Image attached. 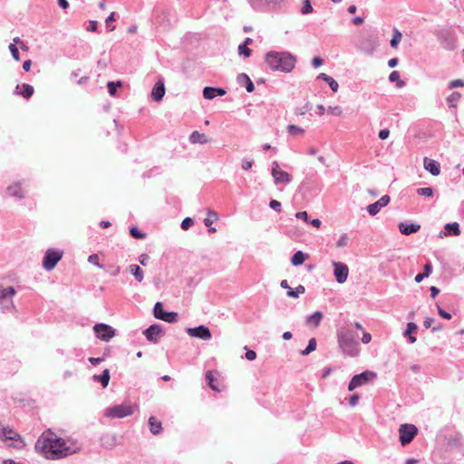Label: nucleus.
I'll list each match as a JSON object with an SVG mask.
<instances>
[{
  "instance_id": "c85d7f7f",
  "label": "nucleus",
  "mask_w": 464,
  "mask_h": 464,
  "mask_svg": "<svg viewBox=\"0 0 464 464\" xmlns=\"http://www.w3.org/2000/svg\"><path fill=\"white\" fill-rule=\"evenodd\" d=\"M149 427L150 430L153 435H158L161 432L162 425L160 420H158L155 417L151 416L149 419Z\"/></svg>"
},
{
  "instance_id": "8fccbe9b",
  "label": "nucleus",
  "mask_w": 464,
  "mask_h": 464,
  "mask_svg": "<svg viewBox=\"0 0 464 464\" xmlns=\"http://www.w3.org/2000/svg\"><path fill=\"white\" fill-rule=\"evenodd\" d=\"M418 329V326L415 323L410 322L407 324V328L403 334L404 336H408L410 334H412L416 330Z\"/></svg>"
},
{
  "instance_id": "393cba45",
  "label": "nucleus",
  "mask_w": 464,
  "mask_h": 464,
  "mask_svg": "<svg viewBox=\"0 0 464 464\" xmlns=\"http://www.w3.org/2000/svg\"><path fill=\"white\" fill-rule=\"evenodd\" d=\"M453 34L450 31L440 32L437 34V37L440 41H448L449 42L444 45V47L448 50H453L455 48V44L451 41Z\"/></svg>"
},
{
  "instance_id": "1a4fd4ad",
  "label": "nucleus",
  "mask_w": 464,
  "mask_h": 464,
  "mask_svg": "<svg viewBox=\"0 0 464 464\" xmlns=\"http://www.w3.org/2000/svg\"><path fill=\"white\" fill-rule=\"evenodd\" d=\"M271 175L274 179L275 185H280V184L287 185L293 179L292 176L288 172L282 170L280 169L277 161H274L272 163Z\"/></svg>"
},
{
  "instance_id": "5fc2aeb1",
  "label": "nucleus",
  "mask_w": 464,
  "mask_h": 464,
  "mask_svg": "<svg viewBox=\"0 0 464 464\" xmlns=\"http://www.w3.org/2000/svg\"><path fill=\"white\" fill-rule=\"evenodd\" d=\"M390 200H391L390 197L388 195H384L381 198H379L376 201V203L379 205V207L381 208H382L386 207L389 204Z\"/></svg>"
},
{
  "instance_id": "e433bc0d",
  "label": "nucleus",
  "mask_w": 464,
  "mask_h": 464,
  "mask_svg": "<svg viewBox=\"0 0 464 464\" xmlns=\"http://www.w3.org/2000/svg\"><path fill=\"white\" fill-rule=\"evenodd\" d=\"M316 349V340L314 338H311L308 342L306 348L301 351L302 355H308L310 353L314 352Z\"/></svg>"
},
{
  "instance_id": "3c124183",
  "label": "nucleus",
  "mask_w": 464,
  "mask_h": 464,
  "mask_svg": "<svg viewBox=\"0 0 464 464\" xmlns=\"http://www.w3.org/2000/svg\"><path fill=\"white\" fill-rule=\"evenodd\" d=\"M9 50H10V53H11L13 58L15 61H19L20 60V55H19V51H18L17 46L14 44H9Z\"/></svg>"
},
{
  "instance_id": "ddd939ff",
  "label": "nucleus",
  "mask_w": 464,
  "mask_h": 464,
  "mask_svg": "<svg viewBox=\"0 0 464 464\" xmlns=\"http://www.w3.org/2000/svg\"><path fill=\"white\" fill-rule=\"evenodd\" d=\"M333 266L335 280L339 284H343L347 280L349 275L348 266L342 262L334 261Z\"/></svg>"
},
{
  "instance_id": "0eeeda50",
  "label": "nucleus",
  "mask_w": 464,
  "mask_h": 464,
  "mask_svg": "<svg viewBox=\"0 0 464 464\" xmlns=\"http://www.w3.org/2000/svg\"><path fill=\"white\" fill-rule=\"evenodd\" d=\"M14 294L15 290L13 286L0 288V307L4 313L14 308L12 299Z\"/></svg>"
},
{
  "instance_id": "cd10ccee",
  "label": "nucleus",
  "mask_w": 464,
  "mask_h": 464,
  "mask_svg": "<svg viewBox=\"0 0 464 464\" xmlns=\"http://www.w3.org/2000/svg\"><path fill=\"white\" fill-rule=\"evenodd\" d=\"M444 228L443 235L445 236H459L460 234L459 225L457 222L448 223Z\"/></svg>"
},
{
  "instance_id": "f3484780",
  "label": "nucleus",
  "mask_w": 464,
  "mask_h": 464,
  "mask_svg": "<svg viewBox=\"0 0 464 464\" xmlns=\"http://www.w3.org/2000/svg\"><path fill=\"white\" fill-rule=\"evenodd\" d=\"M6 194L9 197L22 199L24 198V191L22 188V182H14L6 188Z\"/></svg>"
},
{
  "instance_id": "a211bd4d",
  "label": "nucleus",
  "mask_w": 464,
  "mask_h": 464,
  "mask_svg": "<svg viewBox=\"0 0 464 464\" xmlns=\"http://www.w3.org/2000/svg\"><path fill=\"white\" fill-rule=\"evenodd\" d=\"M226 93V90L219 87L207 86L203 89V97L207 100H212L217 96H223Z\"/></svg>"
},
{
  "instance_id": "79ce46f5",
  "label": "nucleus",
  "mask_w": 464,
  "mask_h": 464,
  "mask_svg": "<svg viewBox=\"0 0 464 464\" xmlns=\"http://www.w3.org/2000/svg\"><path fill=\"white\" fill-rule=\"evenodd\" d=\"M417 194L420 196L430 198L433 196V189L430 187L420 188L417 189Z\"/></svg>"
},
{
  "instance_id": "052dcab7",
  "label": "nucleus",
  "mask_w": 464,
  "mask_h": 464,
  "mask_svg": "<svg viewBox=\"0 0 464 464\" xmlns=\"http://www.w3.org/2000/svg\"><path fill=\"white\" fill-rule=\"evenodd\" d=\"M464 86V81L462 80H454V81H451L449 84V88L450 89H453V88H457V87H462Z\"/></svg>"
},
{
  "instance_id": "423d86ee",
  "label": "nucleus",
  "mask_w": 464,
  "mask_h": 464,
  "mask_svg": "<svg viewBox=\"0 0 464 464\" xmlns=\"http://www.w3.org/2000/svg\"><path fill=\"white\" fill-rule=\"evenodd\" d=\"M63 252L56 248H48L43 258V267L46 271L53 270L62 259Z\"/></svg>"
},
{
  "instance_id": "f03ea898",
  "label": "nucleus",
  "mask_w": 464,
  "mask_h": 464,
  "mask_svg": "<svg viewBox=\"0 0 464 464\" xmlns=\"http://www.w3.org/2000/svg\"><path fill=\"white\" fill-rule=\"evenodd\" d=\"M265 62L272 71L290 72L295 66L296 58L288 52L270 51L266 53Z\"/></svg>"
},
{
  "instance_id": "bf43d9fd",
  "label": "nucleus",
  "mask_w": 464,
  "mask_h": 464,
  "mask_svg": "<svg viewBox=\"0 0 464 464\" xmlns=\"http://www.w3.org/2000/svg\"><path fill=\"white\" fill-rule=\"evenodd\" d=\"M115 20V13L112 12L111 14L106 18V24L110 28V31H113L115 29V25H111V22Z\"/></svg>"
},
{
  "instance_id": "f257e3e1",
  "label": "nucleus",
  "mask_w": 464,
  "mask_h": 464,
  "mask_svg": "<svg viewBox=\"0 0 464 464\" xmlns=\"http://www.w3.org/2000/svg\"><path fill=\"white\" fill-rule=\"evenodd\" d=\"M80 449L77 442L62 439L51 431L44 432L35 443V450L49 459L68 457L78 452Z\"/></svg>"
},
{
  "instance_id": "20e7f679",
  "label": "nucleus",
  "mask_w": 464,
  "mask_h": 464,
  "mask_svg": "<svg viewBox=\"0 0 464 464\" xmlns=\"http://www.w3.org/2000/svg\"><path fill=\"white\" fill-rule=\"evenodd\" d=\"M136 405L130 402H124L107 408L104 411V416L111 419H121L130 416L134 413Z\"/></svg>"
},
{
  "instance_id": "bb28decb",
  "label": "nucleus",
  "mask_w": 464,
  "mask_h": 464,
  "mask_svg": "<svg viewBox=\"0 0 464 464\" xmlns=\"http://www.w3.org/2000/svg\"><path fill=\"white\" fill-rule=\"evenodd\" d=\"M110 371L105 369L102 374L92 376L94 382H100L103 388H106L110 382Z\"/></svg>"
},
{
  "instance_id": "9d476101",
  "label": "nucleus",
  "mask_w": 464,
  "mask_h": 464,
  "mask_svg": "<svg viewBox=\"0 0 464 464\" xmlns=\"http://www.w3.org/2000/svg\"><path fill=\"white\" fill-rule=\"evenodd\" d=\"M418 429L413 424H401L399 429L400 441L402 446L409 444L417 435Z\"/></svg>"
},
{
  "instance_id": "4c0bfd02",
  "label": "nucleus",
  "mask_w": 464,
  "mask_h": 464,
  "mask_svg": "<svg viewBox=\"0 0 464 464\" xmlns=\"http://www.w3.org/2000/svg\"><path fill=\"white\" fill-rule=\"evenodd\" d=\"M389 80L392 82H397L398 87H403L405 85V82L400 80V73L397 71H393L390 73Z\"/></svg>"
},
{
  "instance_id": "5701e85b",
  "label": "nucleus",
  "mask_w": 464,
  "mask_h": 464,
  "mask_svg": "<svg viewBox=\"0 0 464 464\" xmlns=\"http://www.w3.org/2000/svg\"><path fill=\"white\" fill-rule=\"evenodd\" d=\"M188 140L191 144H207L210 140L204 134L198 130H194L188 137Z\"/></svg>"
},
{
  "instance_id": "c756f323",
  "label": "nucleus",
  "mask_w": 464,
  "mask_h": 464,
  "mask_svg": "<svg viewBox=\"0 0 464 464\" xmlns=\"http://www.w3.org/2000/svg\"><path fill=\"white\" fill-rule=\"evenodd\" d=\"M322 319H323L322 312L316 311L314 314H312L306 317V324H311L314 327H317V326H319Z\"/></svg>"
},
{
  "instance_id": "9b49d317",
  "label": "nucleus",
  "mask_w": 464,
  "mask_h": 464,
  "mask_svg": "<svg viewBox=\"0 0 464 464\" xmlns=\"http://www.w3.org/2000/svg\"><path fill=\"white\" fill-rule=\"evenodd\" d=\"M154 316L157 319L165 321L167 323H174L178 319V314L175 312H166L160 302H157L153 308Z\"/></svg>"
},
{
  "instance_id": "13d9d810",
  "label": "nucleus",
  "mask_w": 464,
  "mask_h": 464,
  "mask_svg": "<svg viewBox=\"0 0 464 464\" xmlns=\"http://www.w3.org/2000/svg\"><path fill=\"white\" fill-rule=\"evenodd\" d=\"M437 308H438V314H440V317H442L443 319H446V320H450L451 318V314L448 312H446L445 310H443L438 304H437Z\"/></svg>"
},
{
  "instance_id": "49530a36",
  "label": "nucleus",
  "mask_w": 464,
  "mask_h": 464,
  "mask_svg": "<svg viewBox=\"0 0 464 464\" xmlns=\"http://www.w3.org/2000/svg\"><path fill=\"white\" fill-rule=\"evenodd\" d=\"M313 6L309 0H304L303 7L301 9L302 14H308L313 12Z\"/></svg>"
},
{
  "instance_id": "a878e982",
  "label": "nucleus",
  "mask_w": 464,
  "mask_h": 464,
  "mask_svg": "<svg viewBox=\"0 0 464 464\" xmlns=\"http://www.w3.org/2000/svg\"><path fill=\"white\" fill-rule=\"evenodd\" d=\"M19 88H20V85H17L15 87V91L14 92L15 95H21L25 99H29L33 96L34 90L32 85H30L28 83H24L22 85V88H23L22 92H18Z\"/></svg>"
},
{
  "instance_id": "774afa93",
  "label": "nucleus",
  "mask_w": 464,
  "mask_h": 464,
  "mask_svg": "<svg viewBox=\"0 0 464 464\" xmlns=\"http://www.w3.org/2000/svg\"><path fill=\"white\" fill-rule=\"evenodd\" d=\"M389 135H390V130H389L388 129H382V130H381L379 131V134H378V136H379V138H380L381 140H385V139H387V138L389 137Z\"/></svg>"
},
{
  "instance_id": "c9c22d12",
  "label": "nucleus",
  "mask_w": 464,
  "mask_h": 464,
  "mask_svg": "<svg viewBox=\"0 0 464 464\" xmlns=\"http://www.w3.org/2000/svg\"><path fill=\"white\" fill-rule=\"evenodd\" d=\"M286 129L288 133L293 136H298L304 133V129L295 124H289Z\"/></svg>"
},
{
  "instance_id": "4d7b16f0",
  "label": "nucleus",
  "mask_w": 464,
  "mask_h": 464,
  "mask_svg": "<svg viewBox=\"0 0 464 464\" xmlns=\"http://www.w3.org/2000/svg\"><path fill=\"white\" fill-rule=\"evenodd\" d=\"M253 164H254L253 160L243 159L242 162H241V168L244 170H248L253 167Z\"/></svg>"
},
{
  "instance_id": "603ef678",
  "label": "nucleus",
  "mask_w": 464,
  "mask_h": 464,
  "mask_svg": "<svg viewBox=\"0 0 464 464\" xmlns=\"http://www.w3.org/2000/svg\"><path fill=\"white\" fill-rule=\"evenodd\" d=\"M193 224L194 220L191 218H186L182 220L180 227L183 230H188L193 226Z\"/></svg>"
},
{
  "instance_id": "0e129e2a",
  "label": "nucleus",
  "mask_w": 464,
  "mask_h": 464,
  "mask_svg": "<svg viewBox=\"0 0 464 464\" xmlns=\"http://www.w3.org/2000/svg\"><path fill=\"white\" fill-rule=\"evenodd\" d=\"M245 357L248 361H253L256 358V353L253 350H246V352L245 353Z\"/></svg>"
},
{
  "instance_id": "6ab92c4d",
  "label": "nucleus",
  "mask_w": 464,
  "mask_h": 464,
  "mask_svg": "<svg viewBox=\"0 0 464 464\" xmlns=\"http://www.w3.org/2000/svg\"><path fill=\"white\" fill-rule=\"evenodd\" d=\"M399 230L402 235L409 236L420 229V225L415 223L401 222L398 225Z\"/></svg>"
},
{
  "instance_id": "7c9ffc66",
  "label": "nucleus",
  "mask_w": 464,
  "mask_h": 464,
  "mask_svg": "<svg viewBox=\"0 0 464 464\" xmlns=\"http://www.w3.org/2000/svg\"><path fill=\"white\" fill-rule=\"evenodd\" d=\"M317 78L325 81L333 92H336L338 91L339 84L333 77L322 72Z\"/></svg>"
},
{
  "instance_id": "09e8293b",
  "label": "nucleus",
  "mask_w": 464,
  "mask_h": 464,
  "mask_svg": "<svg viewBox=\"0 0 464 464\" xmlns=\"http://www.w3.org/2000/svg\"><path fill=\"white\" fill-rule=\"evenodd\" d=\"M238 53L240 55L248 57L251 54V50L247 47V45H246V44H241L238 46Z\"/></svg>"
},
{
  "instance_id": "338daca9",
  "label": "nucleus",
  "mask_w": 464,
  "mask_h": 464,
  "mask_svg": "<svg viewBox=\"0 0 464 464\" xmlns=\"http://www.w3.org/2000/svg\"><path fill=\"white\" fill-rule=\"evenodd\" d=\"M372 341V335L371 334L367 333V332H363L362 333V343H364V344H367L369 343L370 342Z\"/></svg>"
},
{
  "instance_id": "412c9836",
  "label": "nucleus",
  "mask_w": 464,
  "mask_h": 464,
  "mask_svg": "<svg viewBox=\"0 0 464 464\" xmlns=\"http://www.w3.org/2000/svg\"><path fill=\"white\" fill-rule=\"evenodd\" d=\"M424 168L433 176H438L440 172V163L429 158H424Z\"/></svg>"
},
{
  "instance_id": "680f3d73",
  "label": "nucleus",
  "mask_w": 464,
  "mask_h": 464,
  "mask_svg": "<svg viewBox=\"0 0 464 464\" xmlns=\"http://www.w3.org/2000/svg\"><path fill=\"white\" fill-rule=\"evenodd\" d=\"M269 207L277 211V212H280L281 211V203L276 199H272L269 203Z\"/></svg>"
},
{
  "instance_id": "72a5a7b5",
  "label": "nucleus",
  "mask_w": 464,
  "mask_h": 464,
  "mask_svg": "<svg viewBox=\"0 0 464 464\" xmlns=\"http://www.w3.org/2000/svg\"><path fill=\"white\" fill-rule=\"evenodd\" d=\"M305 292V287L302 285H299L295 289H290L287 291L286 295L288 297L298 298L300 295Z\"/></svg>"
},
{
  "instance_id": "ea45409f",
  "label": "nucleus",
  "mask_w": 464,
  "mask_h": 464,
  "mask_svg": "<svg viewBox=\"0 0 464 464\" xmlns=\"http://www.w3.org/2000/svg\"><path fill=\"white\" fill-rule=\"evenodd\" d=\"M218 214L214 211L208 212V217L204 219V225L206 227H210L215 220H218Z\"/></svg>"
},
{
  "instance_id": "39448f33",
  "label": "nucleus",
  "mask_w": 464,
  "mask_h": 464,
  "mask_svg": "<svg viewBox=\"0 0 464 464\" xmlns=\"http://www.w3.org/2000/svg\"><path fill=\"white\" fill-rule=\"evenodd\" d=\"M0 440L3 441L12 440V441L17 443V444H13V446L16 447V448H22L25 445L23 438L17 431H15L14 429H12L8 425H6V426L4 425L1 421H0Z\"/></svg>"
},
{
  "instance_id": "aec40b11",
  "label": "nucleus",
  "mask_w": 464,
  "mask_h": 464,
  "mask_svg": "<svg viewBox=\"0 0 464 464\" xmlns=\"http://www.w3.org/2000/svg\"><path fill=\"white\" fill-rule=\"evenodd\" d=\"M165 94L164 82L159 80L153 86L151 91V98L156 102H160Z\"/></svg>"
},
{
  "instance_id": "f704fd0d",
  "label": "nucleus",
  "mask_w": 464,
  "mask_h": 464,
  "mask_svg": "<svg viewBox=\"0 0 464 464\" xmlns=\"http://www.w3.org/2000/svg\"><path fill=\"white\" fill-rule=\"evenodd\" d=\"M401 37H402V35H401V32L397 28H394L392 38L390 41L391 46L392 48H397L401 40Z\"/></svg>"
},
{
  "instance_id": "de8ad7c7",
  "label": "nucleus",
  "mask_w": 464,
  "mask_h": 464,
  "mask_svg": "<svg viewBox=\"0 0 464 464\" xmlns=\"http://www.w3.org/2000/svg\"><path fill=\"white\" fill-rule=\"evenodd\" d=\"M348 241H349L348 235L346 233H343V235H341V237L337 240L336 246L337 247L346 246L348 245Z\"/></svg>"
},
{
  "instance_id": "dca6fc26",
  "label": "nucleus",
  "mask_w": 464,
  "mask_h": 464,
  "mask_svg": "<svg viewBox=\"0 0 464 464\" xmlns=\"http://www.w3.org/2000/svg\"><path fill=\"white\" fill-rule=\"evenodd\" d=\"M161 334L162 330L159 324H152L144 331V335L147 340L154 343H158Z\"/></svg>"
},
{
  "instance_id": "864d4df0",
  "label": "nucleus",
  "mask_w": 464,
  "mask_h": 464,
  "mask_svg": "<svg viewBox=\"0 0 464 464\" xmlns=\"http://www.w3.org/2000/svg\"><path fill=\"white\" fill-rule=\"evenodd\" d=\"M328 112L334 116H340L343 112V110L340 106H329L327 109Z\"/></svg>"
},
{
  "instance_id": "a18cd8bd",
  "label": "nucleus",
  "mask_w": 464,
  "mask_h": 464,
  "mask_svg": "<svg viewBox=\"0 0 464 464\" xmlns=\"http://www.w3.org/2000/svg\"><path fill=\"white\" fill-rule=\"evenodd\" d=\"M130 234L132 237L137 239H142L146 237V235L140 231L136 227H130Z\"/></svg>"
},
{
  "instance_id": "6e6d98bb",
  "label": "nucleus",
  "mask_w": 464,
  "mask_h": 464,
  "mask_svg": "<svg viewBox=\"0 0 464 464\" xmlns=\"http://www.w3.org/2000/svg\"><path fill=\"white\" fill-rule=\"evenodd\" d=\"M206 379L208 381V385L214 391H218V387L214 384V377L210 372H208L206 374Z\"/></svg>"
},
{
  "instance_id": "f8f14e48",
  "label": "nucleus",
  "mask_w": 464,
  "mask_h": 464,
  "mask_svg": "<svg viewBox=\"0 0 464 464\" xmlns=\"http://www.w3.org/2000/svg\"><path fill=\"white\" fill-rule=\"evenodd\" d=\"M93 331L97 338L108 342L115 335V330L106 324H96Z\"/></svg>"
},
{
  "instance_id": "b1692460",
  "label": "nucleus",
  "mask_w": 464,
  "mask_h": 464,
  "mask_svg": "<svg viewBox=\"0 0 464 464\" xmlns=\"http://www.w3.org/2000/svg\"><path fill=\"white\" fill-rule=\"evenodd\" d=\"M237 82L241 86H245L247 92H252L255 90V85L249 76L246 73H240L237 76Z\"/></svg>"
},
{
  "instance_id": "58836bf2",
  "label": "nucleus",
  "mask_w": 464,
  "mask_h": 464,
  "mask_svg": "<svg viewBox=\"0 0 464 464\" xmlns=\"http://www.w3.org/2000/svg\"><path fill=\"white\" fill-rule=\"evenodd\" d=\"M460 93L459 92H453L448 98L447 102L450 103V107H456V102L459 100Z\"/></svg>"
},
{
  "instance_id": "69168bd1",
  "label": "nucleus",
  "mask_w": 464,
  "mask_h": 464,
  "mask_svg": "<svg viewBox=\"0 0 464 464\" xmlns=\"http://www.w3.org/2000/svg\"><path fill=\"white\" fill-rule=\"evenodd\" d=\"M359 395L357 393H354L353 395H352L350 397V400H349V404L352 406V407H354L357 405L358 401H359Z\"/></svg>"
},
{
  "instance_id": "2f4dec72",
  "label": "nucleus",
  "mask_w": 464,
  "mask_h": 464,
  "mask_svg": "<svg viewBox=\"0 0 464 464\" xmlns=\"http://www.w3.org/2000/svg\"><path fill=\"white\" fill-rule=\"evenodd\" d=\"M129 271L134 276L137 281L141 282L144 277L143 270L138 265H130Z\"/></svg>"
},
{
  "instance_id": "a19ab883",
  "label": "nucleus",
  "mask_w": 464,
  "mask_h": 464,
  "mask_svg": "<svg viewBox=\"0 0 464 464\" xmlns=\"http://www.w3.org/2000/svg\"><path fill=\"white\" fill-rule=\"evenodd\" d=\"M121 86V82H109L107 84L108 92L111 96H114L116 94L117 88Z\"/></svg>"
},
{
  "instance_id": "e2e57ef3",
  "label": "nucleus",
  "mask_w": 464,
  "mask_h": 464,
  "mask_svg": "<svg viewBox=\"0 0 464 464\" xmlns=\"http://www.w3.org/2000/svg\"><path fill=\"white\" fill-rule=\"evenodd\" d=\"M88 261H89V263L95 265L98 267H101V266L99 264V256L97 254H92V255L89 256Z\"/></svg>"
},
{
  "instance_id": "c03bdc74",
  "label": "nucleus",
  "mask_w": 464,
  "mask_h": 464,
  "mask_svg": "<svg viewBox=\"0 0 464 464\" xmlns=\"http://www.w3.org/2000/svg\"><path fill=\"white\" fill-rule=\"evenodd\" d=\"M381 209L382 208L379 207V205L376 202L367 206V211H368L369 215H371L372 217L377 215Z\"/></svg>"
},
{
  "instance_id": "37998d69",
  "label": "nucleus",
  "mask_w": 464,
  "mask_h": 464,
  "mask_svg": "<svg viewBox=\"0 0 464 464\" xmlns=\"http://www.w3.org/2000/svg\"><path fill=\"white\" fill-rule=\"evenodd\" d=\"M311 109H312L311 104L308 102H306L303 106L295 109V114L296 115H304Z\"/></svg>"
},
{
  "instance_id": "6e6552de",
  "label": "nucleus",
  "mask_w": 464,
  "mask_h": 464,
  "mask_svg": "<svg viewBox=\"0 0 464 464\" xmlns=\"http://www.w3.org/2000/svg\"><path fill=\"white\" fill-rule=\"evenodd\" d=\"M376 378V373L372 371H365L362 373L355 374L352 380L350 381L348 384V390L350 392L353 391L354 389L361 387L362 385H365L370 381Z\"/></svg>"
},
{
  "instance_id": "4468645a",
  "label": "nucleus",
  "mask_w": 464,
  "mask_h": 464,
  "mask_svg": "<svg viewBox=\"0 0 464 464\" xmlns=\"http://www.w3.org/2000/svg\"><path fill=\"white\" fill-rule=\"evenodd\" d=\"M186 331L189 336L196 337L204 341L210 340L212 337L210 330L203 324L197 327L187 328Z\"/></svg>"
},
{
  "instance_id": "2eb2a0df",
  "label": "nucleus",
  "mask_w": 464,
  "mask_h": 464,
  "mask_svg": "<svg viewBox=\"0 0 464 464\" xmlns=\"http://www.w3.org/2000/svg\"><path fill=\"white\" fill-rule=\"evenodd\" d=\"M378 47V42L372 37H366L362 39L358 46V49L367 55H372Z\"/></svg>"
},
{
  "instance_id": "7ed1b4c3",
  "label": "nucleus",
  "mask_w": 464,
  "mask_h": 464,
  "mask_svg": "<svg viewBox=\"0 0 464 464\" xmlns=\"http://www.w3.org/2000/svg\"><path fill=\"white\" fill-rule=\"evenodd\" d=\"M337 342L342 353L350 357H356L360 353V344L356 340L355 333L349 327H341L337 330Z\"/></svg>"
},
{
  "instance_id": "4be33fe9",
  "label": "nucleus",
  "mask_w": 464,
  "mask_h": 464,
  "mask_svg": "<svg viewBox=\"0 0 464 464\" xmlns=\"http://www.w3.org/2000/svg\"><path fill=\"white\" fill-rule=\"evenodd\" d=\"M281 0H247L251 7L256 11H263L271 4H276Z\"/></svg>"
},
{
  "instance_id": "473e14b6",
  "label": "nucleus",
  "mask_w": 464,
  "mask_h": 464,
  "mask_svg": "<svg viewBox=\"0 0 464 464\" xmlns=\"http://www.w3.org/2000/svg\"><path fill=\"white\" fill-rule=\"evenodd\" d=\"M305 258H306V255L304 253H303L302 251H296L293 255V256L291 258V262H292L293 266H297L302 265L305 261Z\"/></svg>"
}]
</instances>
